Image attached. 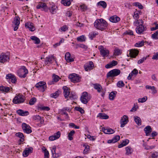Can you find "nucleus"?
Instances as JSON below:
<instances>
[{"label": "nucleus", "mask_w": 158, "mask_h": 158, "mask_svg": "<svg viewBox=\"0 0 158 158\" xmlns=\"http://www.w3.org/2000/svg\"><path fill=\"white\" fill-rule=\"evenodd\" d=\"M94 25L97 29L103 31L106 29L108 23L104 19H98L94 22Z\"/></svg>", "instance_id": "nucleus-1"}, {"label": "nucleus", "mask_w": 158, "mask_h": 158, "mask_svg": "<svg viewBox=\"0 0 158 158\" xmlns=\"http://www.w3.org/2000/svg\"><path fill=\"white\" fill-rule=\"evenodd\" d=\"M134 5L135 6H138V8L140 9H142L143 8V6L139 2H135L134 3Z\"/></svg>", "instance_id": "nucleus-61"}, {"label": "nucleus", "mask_w": 158, "mask_h": 158, "mask_svg": "<svg viewBox=\"0 0 158 158\" xmlns=\"http://www.w3.org/2000/svg\"><path fill=\"white\" fill-rule=\"evenodd\" d=\"M30 39L34 41V43L36 44H38L40 43V40L38 37L35 36H31L30 37Z\"/></svg>", "instance_id": "nucleus-35"}, {"label": "nucleus", "mask_w": 158, "mask_h": 158, "mask_svg": "<svg viewBox=\"0 0 158 158\" xmlns=\"http://www.w3.org/2000/svg\"><path fill=\"white\" fill-rule=\"evenodd\" d=\"M86 137L88 139H89L91 141H94L96 139V136H91L89 135H87L86 136Z\"/></svg>", "instance_id": "nucleus-56"}, {"label": "nucleus", "mask_w": 158, "mask_h": 158, "mask_svg": "<svg viewBox=\"0 0 158 158\" xmlns=\"http://www.w3.org/2000/svg\"><path fill=\"white\" fill-rule=\"evenodd\" d=\"M25 27L27 28H28L29 30L33 31L35 30V28L33 25L32 23L28 22L25 24Z\"/></svg>", "instance_id": "nucleus-17"}, {"label": "nucleus", "mask_w": 158, "mask_h": 158, "mask_svg": "<svg viewBox=\"0 0 158 158\" xmlns=\"http://www.w3.org/2000/svg\"><path fill=\"white\" fill-rule=\"evenodd\" d=\"M36 8L37 9H41L42 11H44L47 12L48 10V8L46 4L44 3L40 2L37 6Z\"/></svg>", "instance_id": "nucleus-10"}, {"label": "nucleus", "mask_w": 158, "mask_h": 158, "mask_svg": "<svg viewBox=\"0 0 158 158\" xmlns=\"http://www.w3.org/2000/svg\"><path fill=\"white\" fill-rule=\"evenodd\" d=\"M120 70L114 69L109 71L107 74V77H114L119 75L120 73Z\"/></svg>", "instance_id": "nucleus-4"}, {"label": "nucleus", "mask_w": 158, "mask_h": 158, "mask_svg": "<svg viewBox=\"0 0 158 158\" xmlns=\"http://www.w3.org/2000/svg\"><path fill=\"white\" fill-rule=\"evenodd\" d=\"M32 151L33 148L31 147L26 148L23 152V156L25 157H27L30 153L32 152Z\"/></svg>", "instance_id": "nucleus-16"}, {"label": "nucleus", "mask_w": 158, "mask_h": 158, "mask_svg": "<svg viewBox=\"0 0 158 158\" xmlns=\"http://www.w3.org/2000/svg\"><path fill=\"white\" fill-rule=\"evenodd\" d=\"M138 108L139 106H137V103H135L134 104V106L131 110L130 111L131 112H134L136 111Z\"/></svg>", "instance_id": "nucleus-53"}, {"label": "nucleus", "mask_w": 158, "mask_h": 158, "mask_svg": "<svg viewBox=\"0 0 158 158\" xmlns=\"http://www.w3.org/2000/svg\"><path fill=\"white\" fill-rule=\"evenodd\" d=\"M57 9V7L55 6H52L49 9L51 13L54 14L56 12Z\"/></svg>", "instance_id": "nucleus-42"}, {"label": "nucleus", "mask_w": 158, "mask_h": 158, "mask_svg": "<svg viewBox=\"0 0 158 158\" xmlns=\"http://www.w3.org/2000/svg\"><path fill=\"white\" fill-rule=\"evenodd\" d=\"M60 93V92L59 90H57L55 93L51 94L50 96L52 98H56L58 96Z\"/></svg>", "instance_id": "nucleus-40"}, {"label": "nucleus", "mask_w": 158, "mask_h": 158, "mask_svg": "<svg viewBox=\"0 0 158 158\" xmlns=\"http://www.w3.org/2000/svg\"><path fill=\"white\" fill-rule=\"evenodd\" d=\"M129 52L130 56L133 58H135L138 55L139 53V51L135 49L130 50Z\"/></svg>", "instance_id": "nucleus-14"}, {"label": "nucleus", "mask_w": 158, "mask_h": 158, "mask_svg": "<svg viewBox=\"0 0 158 158\" xmlns=\"http://www.w3.org/2000/svg\"><path fill=\"white\" fill-rule=\"evenodd\" d=\"M51 150L53 157L54 158L57 157L58 155V154L56 152V147L54 146L52 147L51 148Z\"/></svg>", "instance_id": "nucleus-29"}, {"label": "nucleus", "mask_w": 158, "mask_h": 158, "mask_svg": "<svg viewBox=\"0 0 158 158\" xmlns=\"http://www.w3.org/2000/svg\"><path fill=\"white\" fill-rule=\"evenodd\" d=\"M98 34V33L93 32L89 34V38L91 40H93V38L95 37Z\"/></svg>", "instance_id": "nucleus-52"}, {"label": "nucleus", "mask_w": 158, "mask_h": 158, "mask_svg": "<svg viewBox=\"0 0 158 158\" xmlns=\"http://www.w3.org/2000/svg\"><path fill=\"white\" fill-rule=\"evenodd\" d=\"M120 20V18L116 15H114L111 16L109 19V20L110 22L114 23L118 22Z\"/></svg>", "instance_id": "nucleus-21"}, {"label": "nucleus", "mask_w": 158, "mask_h": 158, "mask_svg": "<svg viewBox=\"0 0 158 158\" xmlns=\"http://www.w3.org/2000/svg\"><path fill=\"white\" fill-rule=\"evenodd\" d=\"M66 111H69V109H68V108L67 107L63 108L61 110L63 114H64L66 115V117H65V118H68L69 117L68 116V114L66 112Z\"/></svg>", "instance_id": "nucleus-46"}, {"label": "nucleus", "mask_w": 158, "mask_h": 158, "mask_svg": "<svg viewBox=\"0 0 158 158\" xmlns=\"http://www.w3.org/2000/svg\"><path fill=\"white\" fill-rule=\"evenodd\" d=\"M102 131L105 134H110L114 133L115 131L112 129L110 128H106L103 127L102 128Z\"/></svg>", "instance_id": "nucleus-18"}, {"label": "nucleus", "mask_w": 158, "mask_h": 158, "mask_svg": "<svg viewBox=\"0 0 158 158\" xmlns=\"http://www.w3.org/2000/svg\"><path fill=\"white\" fill-rule=\"evenodd\" d=\"M128 122V119H121L120 121V127H123Z\"/></svg>", "instance_id": "nucleus-37"}, {"label": "nucleus", "mask_w": 158, "mask_h": 158, "mask_svg": "<svg viewBox=\"0 0 158 158\" xmlns=\"http://www.w3.org/2000/svg\"><path fill=\"white\" fill-rule=\"evenodd\" d=\"M6 79H7L11 80V82L13 83H15L17 80L15 76L11 73L7 74L6 76Z\"/></svg>", "instance_id": "nucleus-15"}, {"label": "nucleus", "mask_w": 158, "mask_h": 158, "mask_svg": "<svg viewBox=\"0 0 158 158\" xmlns=\"http://www.w3.org/2000/svg\"><path fill=\"white\" fill-rule=\"evenodd\" d=\"M125 150L126 151V154L127 155L131 154L133 151V149L129 146L126 147Z\"/></svg>", "instance_id": "nucleus-31"}, {"label": "nucleus", "mask_w": 158, "mask_h": 158, "mask_svg": "<svg viewBox=\"0 0 158 158\" xmlns=\"http://www.w3.org/2000/svg\"><path fill=\"white\" fill-rule=\"evenodd\" d=\"M16 135L20 138L19 140L20 143H21L24 141V136L22 133L21 132L17 133L16 134Z\"/></svg>", "instance_id": "nucleus-24"}, {"label": "nucleus", "mask_w": 158, "mask_h": 158, "mask_svg": "<svg viewBox=\"0 0 158 158\" xmlns=\"http://www.w3.org/2000/svg\"><path fill=\"white\" fill-rule=\"evenodd\" d=\"M146 136H148L152 131V129L150 126H146L144 129Z\"/></svg>", "instance_id": "nucleus-23"}, {"label": "nucleus", "mask_w": 158, "mask_h": 158, "mask_svg": "<svg viewBox=\"0 0 158 158\" xmlns=\"http://www.w3.org/2000/svg\"><path fill=\"white\" fill-rule=\"evenodd\" d=\"M101 55L103 56H107L109 54V51L104 49H101L100 50Z\"/></svg>", "instance_id": "nucleus-36"}, {"label": "nucleus", "mask_w": 158, "mask_h": 158, "mask_svg": "<svg viewBox=\"0 0 158 158\" xmlns=\"http://www.w3.org/2000/svg\"><path fill=\"white\" fill-rule=\"evenodd\" d=\"M46 84V83L44 81H40L36 84L35 87L37 88H38L39 87L43 86V85H44Z\"/></svg>", "instance_id": "nucleus-49"}, {"label": "nucleus", "mask_w": 158, "mask_h": 158, "mask_svg": "<svg viewBox=\"0 0 158 158\" xmlns=\"http://www.w3.org/2000/svg\"><path fill=\"white\" fill-rule=\"evenodd\" d=\"M60 132L59 131H57L56 133L52 135L49 137V139L50 141H54L58 139L60 136Z\"/></svg>", "instance_id": "nucleus-13"}, {"label": "nucleus", "mask_w": 158, "mask_h": 158, "mask_svg": "<svg viewBox=\"0 0 158 158\" xmlns=\"http://www.w3.org/2000/svg\"><path fill=\"white\" fill-rule=\"evenodd\" d=\"M83 146L84 148V149L83 152V154H87L89 150V146L86 144H85L83 145Z\"/></svg>", "instance_id": "nucleus-32"}, {"label": "nucleus", "mask_w": 158, "mask_h": 158, "mask_svg": "<svg viewBox=\"0 0 158 158\" xmlns=\"http://www.w3.org/2000/svg\"><path fill=\"white\" fill-rule=\"evenodd\" d=\"M75 131L73 130L71 131L68 134V138L69 140H72L73 139L72 136L74 135Z\"/></svg>", "instance_id": "nucleus-41"}, {"label": "nucleus", "mask_w": 158, "mask_h": 158, "mask_svg": "<svg viewBox=\"0 0 158 158\" xmlns=\"http://www.w3.org/2000/svg\"><path fill=\"white\" fill-rule=\"evenodd\" d=\"M91 98V97L89 94H88L87 92H84L82 94L80 100L81 102L85 104L87 103L88 101Z\"/></svg>", "instance_id": "nucleus-3"}, {"label": "nucleus", "mask_w": 158, "mask_h": 158, "mask_svg": "<svg viewBox=\"0 0 158 158\" xmlns=\"http://www.w3.org/2000/svg\"><path fill=\"white\" fill-rule=\"evenodd\" d=\"M42 149L44 153V158H48L49 157V153L48 151L44 147Z\"/></svg>", "instance_id": "nucleus-38"}, {"label": "nucleus", "mask_w": 158, "mask_h": 158, "mask_svg": "<svg viewBox=\"0 0 158 158\" xmlns=\"http://www.w3.org/2000/svg\"><path fill=\"white\" fill-rule=\"evenodd\" d=\"M13 102L15 104H18L23 102L24 100L22 96L20 94L16 95L13 100Z\"/></svg>", "instance_id": "nucleus-7"}, {"label": "nucleus", "mask_w": 158, "mask_h": 158, "mask_svg": "<svg viewBox=\"0 0 158 158\" xmlns=\"http://www.w3.org/2000/svg\"><path fill=\"white\" fill-rule=\"evenodd\" d=\"M147 100V97L146 96L142 98H140L138 100L139 102L143 103L146 102Z\"/></svg>", "instance_id": "nucleus-57"}, {"label": "nucleus", "mask_w": 158, "mask_h": 158, "mask_svg": "<svg viewBox=\"0 0 158 158\" xmlns=\"http://www.w3.org/2000/svg\"><path fill=\"white\" fill-rule=\"evenodd\" d=\"M94 88L97 90L98 92H100L101 90V88H102L101 86L98 84H94Z\"/></svg>", "instance_id": "nucleus-45"}, {"label": "nucleus", "mask_w": 158, "mask_h": 158, "mask_svg": "<svg viewBox=\"0 0 158 158\" xmlns=\"http://www.w3.org/2000/svg\"><path fill=\"white\" fill-rule=\"evenodd\" d=\"M75 109L77 111H79L81 114H83L84 112V110L81 108L78 107H76L75 108Z\"/></svg>", "instance_id": "nucleus-60"}, {"label": "nucleus", "mask_w": 158, "mask_h": 158, "mask_svg": "<svg viewBox=\"0 0 158 158\" xmlns=\"http://www.w3.org/2000/svg\"><path fill=\"white\" fill-rule=\"evenodd\" d=\"M140 12H135L134 15H133V18L135 19H138L139 18V14Z\"/></svg>", "instance_id": "nucleus-59"}, {"label": "nucleus", "mask_w": 158, "mask_h": 158, "mask_svg": "<svg viewBox=\"0 0 158 158\" xmlns=\"http://www.w3.org/2000/svg\"><path fill=\"white\" fill-rule=\"evenodd\" d=\"M138 73V71L137 69H133V70L130 73L129 75V76L127 78L128 80H130L131 79V77L133 75H136Z\"/></svg>", "instance_id": "nucleus-30"}, {"label": "nucleus", "mask_w": 158, "mask_h": 158, "mask_svg": "<svg viewBox=\"0 0 158 158\" xmlns=\"http://www.w3.org/2000/svg\"><path fill=\"white\" fill-rule=\"evenodd\" d=\"M73 0H61V3L64 6H69L71 4V2Z\"/></svg>", "instance_id": "nucleus-27"}, {"label": "nucleus", "mask_w": 158, "mask_h": 158, "mask_svg": "<svg viewBox=\"0 0 158 158\" xmlns=\"http://www.w3.org/2000/svg\"><path fill=\"white\" fill-rule=\"evenodd\" d=\"M152 38L155 40H158V30L152 35Z\"/></svg>", "instance_id": "nucleus-47"}, {"label": "nucleus", "mask_w": 158, "mask_h": 158, "mask_svg": "<svg viewBox=\"0 0 158 158\" xmlns=\"http://www.w3.org/2000/svg\"><path fill=\"white\" fill-rule=\"evenodd\" d=\"M150 158H158V152H155L152 153Z\"/></svg>", "instance_id": "nucleus-51"}, {"label": "nucleus", "mask_w": 158, "mask_h": 158, "mask_svg": "<svg viewBox=\"0 0 158 158\" xmlns=\"http://www.w3.org/2000/svg\"><path fill=\"white\" fill-rule=\"evenodd\" d=\"M117 94L116 91L111 92L109 94V98L110 100H113Z\"/></svg>", "instance_id": "nucleus-34"}, {"label": "nucleus", "mask_w": 158, "mask_h": 158, "mask_svg": "<svg viewBox=\"0 0 158 158\" xmlns=\"http://www.w3.org/2000/svg\"><path fill=\"white\" fill-rule=\"evenodd\" d=\"M69 27L66 25H64L61 27L59 31L65 32L68 30Z\"/></svg>", "instance_id": "nucleus-48"}, {"label": "nucleus", "mask_w": 158, "mask_h": 158, "mask_svg": "<svg viewBox=\"0 0 158 158\" xmlns=\"http://www.w3.org/2000/svg\"><path fill=\"white\" fill-rule=\"evenodd\" d=\"M17 113L20 115L24 116L28 115L29 112L27 111H24L21 109H19L17 110Z\"/></svg>", "instance_id": "nucleus-22"}, {"label": "nucleus", "mask_w": 158, "mask_h": 158, "mask_svg": "<svg viewBox=\"0 0 158 158\" xmlns=\"http://www.w3.org/2000/svg\"><path fill=\"white\" fill-rule=\"evenodd\" d=\"M68 98H69L70 99L74 100L77 99V97L74 93H73V92H71L69 93Z\"/></svg>", "instance_id": "nucleus-33"}, {"label": "nucleus", "mask_w": 158, "mask_h": 158, "mask_svg": "<svg viewBox=\"0 0 158 158\" xmlns=\"http://www.w3.org/2000/svg\"><path fill=\"white\" fill-rule=\"evenodd\" d=\"M120 138V136L119 135H116L112 139L114 141V142L115 143L117 142L119 139Z\"/></svg>", "instance_id": "nucleus-63"}, {"label": "nucleus", "mask_w": 158, "mask_h": 158, "mask_svg": "<svg viewBox=\"0 0 158 158\" xmlns=\"http://www.w3.org/2000/svg\"><path fill=\"white\" fill-rule=\"evenodd\" d=\"M63 89L64 91V94L65 98H68L69 93L70 92V89L66 86L63 87Z\"/></svg>", "instance_id": "nucleus-19"}, {"label": "nucleus", "mask_w": 158, "mask_h": 158, "mask_svg": "<svg viewBox=\"0 0 158 158\" xmlns=\"http://www.w3.org/2000/svg\"><path fill=\"white\" fill-rule=\"evenodd\" d=\"M70 55V53L69 52H67L65 54V59L67 62H70L74 61L73 59L71 58Z\"/></svg>", "instance_id": "nucleus-25"}, {"label": "nucleus", "mask_w": 158, "mask_h": 158, "mask_svg": "<svg viewBox=\"0 0 158 158\" xmlns=\"http://www.w3.org/2000/svg\"><path fill=\"white\" fill-rule=\"evenodd\" d=\"M22 127L23 131L27 134H29L32 132L31 127L28 124L25 123H23L22 124Z\"/></svg>", "instance_id": "nucleus-9"}, {"label": "nucleus", "mask_w": 158, "mask_h": 158, "mask_svg": "<svg viewBox=\"0 0 158 158\" xmlns=\"http://www.w3.org/2000/svg\"><path fill=\"white\" fill-rule=\"evenodd\" d=\"M147 28L146 27H144L142 24H140L139 26H137L135 29V30L137 33L141 34Z\"/></svg>", "instance_id": "nucleus-12"}, {"label": "nucleus", "mask_w": 158, "mask_h": 158, "mask_svg": "<svg viewBox=\"0 0 158 158\" xmlns=\"http://www.w3.org/2000/svg\"><path fill=\"white\" fill-rule=\"evenodd\" d=\"M147 57H143L142 58L139 60L138 61V64H140L143 63L145 60H146Z\"/></svg>", "instance_id": "nucleus-64"}, {"label": "nucleus", "mask_w": 158, "mask_h": 158, "mask_svg": "<svg viewBox=\"0 0 158 158\" xmlns=\"http://www.w3.org/2000/svg\"><path fill=\"white\" fill-rule=\"evenodd\" d=\"M46 85H43V86H40L37 88L40 91H42V92H44V91L45 89H46Z\"/></svg>", "instance_id": "nucleus-62"}, {"label": "nucleus", "mask_w": 158, "mask_h": 158, "mask_svg": "<svg viewBox=\"0 0 158 158\" xmlns=\"http://www.w3.org/2000/svg\"><path fill=\"white\" fill-rule=\"evenodd\" d=\"M97 117H99L100 118H108L109 116L106 114L102 113H99L97 116Z\"/></svg>", "instance_id": "nucleus-39"}, {"label": "nucleus", "mask_w": 158, "mask_h": 158, "mask_svg": "<svg viewBox=\"0 0 158 158\" xmlns=\"http://www.w3.org/2000/svg\"><path fill=\"white\" fill-rule=\"evenodd\" d=\"M52 78V80L48 82V83L49 85L53 84H54V82H57L59 80V77L55 74L53 75Z\"/></svg>", "instance_id": "nucleus-20"}, {"label": "nucleus", "mask_w": 158, "mask_h": 158, "mask_svg": "<svg viewBox=\"0 0 158 158\" xmlns=\"http://www.w3.org/2000/svg\"><path fill=\"white\" fill-rule=\"evenodd\" d=\"M121 53V50L117 48H116L114 50V54L115 56H118Z\"/></svg>", "instance_id": "nucleus-50"}, {"label": "nucleus", "mask_w": 158, "mask_h": 158, "mask_svg": "<svg viewBox=\"0 0 158 158\" xmlns=\"http://www.w3.org/2000/svg\"><path fill=\"white\" fill-rule=\"evenodd\" d=\"M36 98H35L33 97L31 98L29 102V104L30 105H33L36 102Z\"/></svg>", "instance_id": "nucleus-58"}, {"label": "nucleus", "mask_w": 158, "mask_h": 158, "mask_svg": "<svg viewBox=\"0 0 158 158\" xmlns=\"http://www.w3.org/2000/svg\"><path fill=\"white\" fill-rule=\"evenodd\" d=\"M18 74L20 77L25 78L28 73V71L24 66H22L18 71Z\"/></svg>", "instance_id": "nucleus-2"}, {"label": "nucleus", "mask_w": 158, "mask_h": 158, "mask_svg": "<svg viewBox=\"0 0 158 158\" xmlns=\"http://www.w3.org/2000/svg\"><path fill=\"white\" fill-rule=\"evenodd\" d=\"M54 60L53 56L47 57L45 59V64H48V63L51 64Z\"/></svg>", "instance_id": "nucleus-26"}, {"label": "nucleus", "mask_w": 158, "mask_h": 158, "mask_svg": "<svg viewBox=\"0 0 158 158\" xmlns=\"http://www.w3.org/2000/svg\"><path fill=\"white\" fill-rule=\"evenodd\" d=\"M94 66L93 63L91 61H89V63H86L84 65L85 69L86 71L92 70Z\"/></svg>", "instance_id": "nucleus-11"}, {"label": "nucleus", "mask_w": 158, "mask_h": 158, "mask_svg": "<svg viewBox=\"0 0 158 158\" xmlns=\"http://www.w3.org/2000/svg\"><path fill=\"white\" fill-rule=\"evenodd\" d=\"M143 45L144 41H142L141 42H139L136 43L135 44V46L136 47H140L143 46Z\"/></svg>", "instance_id": "nucleus-55"}, {"label": "nucleus", "mask_w": 158, "mask_h": 158, "mask_svg": "<svg viewBox=\"0 0 158 158\" xmlns=\"http://www.w3.org/2000/svg\"><path fill=\"white\" fill-rule=\"evenodd\" d=\"M125 84L122 81H119L117 83V86L119 88L124 86Z\"/></svg>", "instance_id": "nucleus-54"}, {"label": "nucleus", "mask_w": 158, "mask_h": 158, "mask_svg": "<svg viewBox=\"0 0 158 158\" xmlns=\"http://www.w3.org/2000/svg\"><path fill=\"white\" fill-rule=\"evenodd\" d=\"M98 5L102 6L103 8H105L106 7V4L104 1H101L98 3Z\"/></svg>", "instance_id": "nucleus-43"}, {"label": "nucleus", "mask_w": 158, "mask_h": 158, "mask_svg": "<svg viewBox=\"0 0 158 158\" xmlns=\"http://www.w3.org/2000/svg\"><path fill=\"white\" fill-rule=\"evenodd\" d=\"M20 23L19 18L18 17H15L12 24V26L14 28V31H16L18 29Z\"/></svg>", "instance_id": "nucleus-5"}, {"label": "nucleus", "mask_w": 158, "mask_h": 158, "mask_svg": "<svg viewBox=\"0 0 158 158\" xmlns=\"http://www.w3.org/2000/svg\"><path fill=\"white\" fill-rule=\"evenodd\" d=\"M129 142V140L126 139L123 141L120 144L118 145V148H121L124 146L127 145Z\"/></svg>", "instance_id": "nucleus-28"}, {"label": "nucleus", "mask_w": 158, "mask_h": 158, "mask_svg": "<svg viewBox=\"0 0 158 158\" xmlns=\"http://www.w3.org/2000/svg\"><path fill=\"white\" fill-rule=\"evenodd\" d=\"M69 78L72 82L74 83L78 82L80 81V77L76 74L70 75L69 76Z\"/></svg>", "instance_id": "nucleus-8"}, {"label": "nucleus", "mask_w": 158, "mask_h": 158, "mask_svg": "<svg viewBox=\"0 0 158 158\" xmlns=\"http://www.w3.org/2000/svg\"><path fill=\"white\" fill-rule=\"evenodd\" d=\"M77 40L79 42H84L85 40V38L83 35H82L77 37Z\"/></svg>", "instance_id": "nucleus-44"}, {"label": "nucleus", "mask_w": 158, "mask_h": 158, "mask_svg": "<svg viewBox=\"0 0 158 158\" xmlns=\"http://www.w3.org/2000/svg\"><path fill=\"white\" fill-rule=\"evenodd\" d=\"M10 60V57L5 53H2L0 56V62L4 63L6 62H8Z\"/></svg>", "instance_id": "nucleus-6"}]
</instances>
